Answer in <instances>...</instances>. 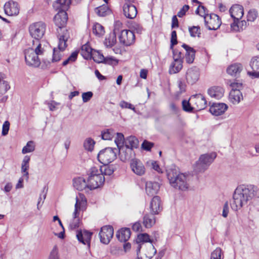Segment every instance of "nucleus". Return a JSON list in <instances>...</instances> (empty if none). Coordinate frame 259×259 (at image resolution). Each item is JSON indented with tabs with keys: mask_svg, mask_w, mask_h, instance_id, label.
<instances>
[{
	"mask_svg": "<svg viewBox=\"0 0 259 259\" xmlns=\"http://www.w3.org/2000/svg\"><path fill=\"white\" fill-rule=\"evenodd\" d=\"M49 259H59L58 250L56 245H55L53 247L52 251L50 252Z\"/></svg>",
	"mask_w": 259,
	"mask_h": 259,
	"instance_id": "60",
	"label": "nucleus"
},
{
	"mask_svg": "<svg viewBox=\"0 0 259 259\" xmlns=\"http://www.w3.org/2000/svg\"><path fill=\"white\" fill-rule=\"evenodd\" d=\"M137 243L141 242H152V240L150 239L149 235L147 233L140 234L138 235L137 238Z\"/></svg>",
	"mask_w": 259,
	"mask_h": 259,
	"instance_id": "47",
	"label": "nucleus"
},
{
	"mask_svg": "<svg viewBox=\"0 0 259 259\" xmlns=\"http://www.w3.org/2000/svg\"><path fill=\"white\" fill-rule=\"evenodd\" d=\"M93 32L98 37L102 36L105 33L104 28L100 24L96 23L93 27Z\"/></svg>",
	"mask_w": 259,
	"mask_h": 259,
	"instance_id": "40",
	"label": "nucleus"
},
{
	"mask_svg": "<svg viewBox=\"0 0 259 259\" xmlns=\"http://www.w3.org/2000/svg\"><path fill=\"white\" fill-rule=\"evenodd\" d=\"M191 100H194L197 110H201L206 107L207 101L204 97L200 94L192 96Z\"/></svg>",
	"mask_w": 259,
	"mask_h": 259,
	"instance_id": "24",
	"label": "nucleus"
},
{
	"mask_svg": "<svg viewBox=\"0 0 259 259\" xmlns=\"http://www.w3.org/2000/svg\"><path fill=\"white\" fill-rule=\"evenodd\" d=\"M117 153V148L107 147L99 152L97 158L100 163L104 165H108L116 158Z\"/></svg>",
	"mask_w": 259,
	"mask_h": 259,
	"instance_id": "5",
	"label": "nucleus"
},
{
	"mask_svg": "<svg viewBox=\"0 0 259 259\" xmlns=\"http://www.w3.org/2000/svg\"><path fill=\"white\" fill-rule=\"evenodd\" d=\"M207 93L211 98L219 100L224 96V90L219 86H214L208 89Z\"/></svg>",
	"mask_w": 259,
	"mask_h": 259,
	"instance_id": "23",
	"label": "nucleus"
},
{
	"mask_svg": "<svg viewBox=\"0 0 259 259\" xmlns=\"http://www.w3.org/2000/svg\"><path fill=\"white\" fill-rule=\"evenodd\" d=\"M222 249L218 247L211 253L210 259H221Z\"/></svg>",
	"mask_w": 259,
	"mask_h": 259,
	"instance_id": "57",
	"label": "nucleus"
},
{
	"mask_svg": "<svg viewBox=\"0 0 259 259\" xmlns=\"http://www.w3.org/2000/svg\"><path fill=\"white\" fill-rule=\"evenodd\" d=\"M100 168H103V176H111L114 171V166L112 165H104Z\"/></svg>",
	"mask_w": 259,
	"mask_h": 259,
	"instance_id": "50",
	"label": "nucleus"
},
{
	"mask_svg": "<svg viewBox=\"0 0 259 259\" xmlns=\"http://www.w3.org/2000/svg\"><path fill=\"white\" fill-rule=\"evenodd\" d=\"M92 235L93 233L88 230H80L77 232L76 237L79 242L90 247Z\"/></svg>",
	"mask_w": 259,
	"mask_h": 259,
	"instance_id": "14",
	"label": "nucleus"
},
{
	"mask_svg": "<svg viewBox=\"0 0 259 259\" xmlns=\"http://www.w3.org/2000/svg\"><path fill=\"white\" fill-rule=\"evenodd\" d=\"M228 109V106L225 103H213L209 108L210 112L213 115L219 116Z\"/></svg>",
	"mask_w": 259,
	"mask_h": 259,
	"instance_id": "18",
	"label": "nucleus"
},
{
	"mask_svg": "<svg viewBox=\"0 0 259 259\" xmlns=\"http://www.w3.org/2000/svg\"><path fill=\"white\" fill-rule=\"evenodd\" d=\"M68 16L66 12H60L55 16L54 21L55 25L61 29L66 24Z\"/></svg>",
	"mask_w": 259,
	"mask_h": 259,
	"instance_id": "19",
	"label": "nucleus"
},
{
	"mask_svg": "<svg viewBox=\"0 0 259 259\" xmlns=\"http://www.w3.org/2000/svg\"><path fill=\"white\" fill-rule=\"evenodd\" d=\"M73 185L76 190L82 191L86 188H88V181L86 182L83 177H78L73 180Z\"/></svg>",
	"mask_w": 259,
	"mask_h": 259,
	"instance_id": "27",
	"label": "nucleus"
},
{
	"mask_svg": "<svg viewBox=\"0 0 259 259\" xmlns=\"http://www.w3.org/2000/svg\"><path fill=\"white\" fill-rule=\"evenodd\" d=\"M242 70L241 64L236 63L230 65L227 69V72L232 76H236L239 74Z\"/></svg>",
	"mask_w": 259,
	"mask_h": 259,
	"instance_id": "34",
	"label": "nucleus"
},
{
	"mask_svg": "<svg viewBox=\"0 0 259 259\" xmlns=\"http://www.w3.org/2000/svg\"><path fill=\"white\" fill-rule=\"evenodd\" d=\"M92 49L88 44H85L81 47V54L86 59L92 57Z\"/></svg>",
	"mask_w": 259,
	"mask_h": 259,
	"instance_id": "39",
	"label": "nucleus"
},
{
	"mask_svg": "<svg viewBox=\"0 0 259 259\" xmlns=\"http://www.w3.org/2000/svg\"><path fill=\"white\" fill-rule=\"evenodd\" d=\"M78 54L77 51H74L72 53L70 56L63 62L62 65L66 66L69 63L74 62L77 59Z\"/></svg>",
	"mask_w": 259,
	"mask_h": 259,
	"instance_id": "45",
	"label": "nucleus"
},
{
	"mask_svg": "<svg viewBox=\"0 0 259 259\" xmlns=\"http://www.w3.org/2000/svg\"><path fill=\"white\" fill-rule=\"evenodd\" d=\"M46 28L45 23L40 21L31 24L29 27V31L32 37L38 41L44 36Z\"/></svg>",
	"mask_w": 259,
	"mask_h": 259,
	"instance_id": "8",
	"label": "nucleus"
},
{
	"mask_svg": "<svg viewBox=\"0 0 259 259\" xmlns=\"http://www.w3.org/2000/svg\"><path fill=\"white\" fill-rule=\"evenodd\" d=\"M155 215L152 213H146L143 217V224L145 228H150L155 224Z\"/></svg>",
	"mask_w": 259,
	"mask_h": 259,
	"instance_id": "31",
	"label": "nucleus"
},
{
	"mask_svg": "<svg viewBox=\"0 0 259 259\" xmlns=\"http://www.w3.org/2000/svg\"><path fill=\"white\" fill-rule=\"evenodd\" d=\"M58 49L54 48L52 61L56 62L60 61L62 57V52L67 47L66 42L69 37L68 32L66 30L65 32L62 35H58Z\"/></svg>",
	"mask_w": 259,
	"mask_h": 259,
	"instance_id": "4",
	"label": "nucleus"
},
{
	"mask_svg": "<svg viewBox=\"0 0 259 259\" xmlns=\"http://www.w3.org/2000/svg\"><path fill=\"white\" fill-rule=\"evenodd\" d=\"M10 128V122L8 121H5L3 125V130L2 134L6 136L8 134Z\"/></svg>",
	"mask_w": 259,
	"mask_h": 259,
	"instance_id": "63",
	"label": "nucleus"
},
{
	"mask_svg": "<svg viewBox=\"0 0 259 259\" xmlns=\"http://www.w3.org/2000/svg\"><path fill=\"white\" fill-rule=\"evenodd\" d=\"M257 191V187L254 185L238 186L235 190L233 195V201L231 204L232 209L237 211L246 205L256 195Z\"/></svg>",
	"mask_w": 259,
	"mask_h": 259,
	"instance_id": "1",
	"label": "nucleus"
},
{
	"mask_svg": "<svg viewBox=\"0 0 259 259\" xmlns=\"http://www.w3.org/2000/svg\"><path fill=\"white\" fill-rule=\"evenodd\" d=\"M120 107L123 108H127L132 110L134 112H136V108L132 104L128 103L125 101H121L119 103Z\"/></svg>",
	"mask_w": 259,
	"mask_h": 259,
	"instance_id": "58",
	"label": "nucleus"
},
{
	"mask_svg": "<svg viewBox=\"0 0 259 259\" xmlns=\"http://www.w3.org/2000/svg\"><path fill=\"white\" fill-rule=\"evenodd\" d=\"M108 7L106 5H103L95 9L96 13L100 17H104L107 15L108 13Z\"/></svg>",
	"mask_w": 259,
	"mask_h": 259,
	"instance_id": "43",
	"label": "nucleus"
},
{
	"mask_svg": "<svg viewBox=\"0 0 259 259\" xmlns=\"http://www.w3.org/2000/svg\"><path fill=\"white\" fill-rule=\"evenodd\" d=\"M30 159V158L29 156H25L23 158L21 165V171L24 173V176L26 177L27 179H28L29 177L28 169L29 167V162Z\"/></svg>",
	"mask_w": 259,
	"mask_h": 259,
	"instance_id": "38",
	"label": "nucleus"
},
{
	"mask_svg": "<svg viewBox=\"0 0 259 259\" xmlns=\"http://www.w3.org/2000/svg\"><path fill=\"white\" fill-rule=\"evenodd\" d=\"M183 67V61L175 59L171 63L169 68V74H175L180 71Z\"/></svg>",
	"mask_w": 259,
	"mask_h": 259,
	"instance_id": "33",
	"label": "nucleus"
},
{
	"mask_svg": "<svg viewBox=\"0 0 259 259\" xmlns=\"http://www.w3.org/2000/svg\"><path fill=\"white\" fill-rule=\"evenodd\" d=\"M4 8L5 14L8 16H16L19 13L18 4L14 1L6 3Z\"/></svg>",
	"mask_w": 259,
	"mask_h": 259,
	"instance_id": "16",
	"label": "nucleus"
},
{
	"mask_svg": "<svg viewBox=\"0 0 259 259\" xmlns=\"http://www.w3.org/2000/svg\"><path fill=\"white\" fill-rule=\"evenodd\" d=\"M166 173L169 183L172 187L182 191L188 189L189 184L186 175L179 173L175 168H168Z\"/></svg>",
	"mask_w": 259,
	"mask_h": 259,
	"instance_id": "2",
	"label": "nucleus"
},
{
	"mask_svg": "<svg viewBox=\"0 0 259 259\" xmlns=\"http://www.w3.org/2000/svg\"><path fill=\"white\" fill-rule=\"evenodd\" d=\"M88 188L90 190L98 188L103 185L105 177L103 174V168L98 169L96 167L91 168L88 178Z\"/></svg>",
	"mask_w": 259,
	"mask_h": 259,
	"instance_id": "3",
	"label": "nucleus"
},
{
	"mask_svg": "<svg viewBox=\"0 0 259 259\" xmlns=\"http://www.w3.org/2000/svg\"><path fill=\"white\" fill-rule=\"evenodd\" d=\"M24 54L25 62L28 66L37 67L40 65V61L38 56L35 54L33 48L26 50Z\"/></svg>",
	"mask_w": 259,
	"mask_h": 259,
	"instance_id": "9",
	"label": "nucleus"
},
{
	"mask_svg": "<svg viewBox=\"0 0 259 259\" xmlns=\"http://www.w3.org/2000/svg\"><path fill=\"white\" fill-rule=\"evenodd\" d=\"M71 4V0H57L53 4V8L58 12H66Z\"/></svg>",
	"mask_w": 259,
	"mask_h": 259,
	"instance_id": "25",
	"label": "nucleus"
},
{
	"mask_svg": "<svg viewBox=\"0 0 259 259\" xmlns=\"http://www.w3.org/2000/svg\"><path fill=\"white\" fill-rule=\"evenodd\" d=\"M114 233L113 228L111 226H105L101 228L99 233L100 241L102 243L107 244L112 238Z\"/></svg>",
	"mask_w": 259,
	"mask_h": 259,
	"instance_id": "12",
	"label": "nucleus"
},
{
	"mask_svg": "<svg viewBox=\"0 0 259 259\" xmlns=\"http://www.w3.org/2000/svg\"><path fill=\"white\" fill-rule=\"evenodd\" d=\"M250 66L252 71L249 72L250 75L255 77H259V56L253 57L250 62Z\"/></svg>",
	"mask_w": 259,
	"mask_h": 259,
	"instance_id": "28",
	"label": "nucleus"
},
{
	"mask_svg": "<svg viewBox=\"0 0 259 259\" xmlns=\"http://www.w3.org/2000/svg\"><path fill=\"white\" fill-rule=\"evenodd\" d=\"M183 109L188 112H192L193 111L194 108L192 107L189 101L184 100L182 101Z\"/></svg>",
	"mask_w": 259,
	"mask_h": 259,
	"instance_id": "53",
	"label": "nucleus"
},
{
	"mask_svg": "<svg viewBox=\"0 0 259 259\" xmlns=\"http://www.w3.org/2000/svg\"><path fill=\"white\" fill-rule=\"evenodd\" d=\"M124 144V147L132 148L133 150L134 148L138 147L139 141L136 137L130 136L125 139Z\"/></svg>",
	"mask_w": 259,
	"mask_h": 259,
	"instance_id": "35",
	"label": "nucleus"
},
{
	"mask_svg": "<svg viewBox=\"0 0 259 259\" xmlns=\"http://www.w3.org/2000/svg\"><path fill=\"white\" fill-rule=\"evenodd\" d=\"M199 72L196 68L189 69L186 73V78L188 83L194 84L199 79Z\"/></svg>",
	"mask_w": 259,
	"mask_h": 259,
	"instance_id": "22",
	"label": "nucleus"
},
{
	"mask_svg": "<svg viewBox=\"0 0 259 259\" xmlns=\"http://www.w3.org/2000/svg\"><path fill=\"white\" fill-rule=\"evenodd\" d=\"M115 134H116V137L114 142L118 148L123 146L125 139L124 138V136L122 133H117Z\"/></svg>",
	"mask_w": 259,
	"mask_h": 259,
	"instance_id": "49",
	"label": "nucleus"
},
{
	"mask_svg": "<svg viewBox=\"0 0 259 259\" xmlns=\"http://www.w3.org/2000/svg\"><path fill=\"white\" fill-rule=\"evenodd\" d=\"M229 13L233 20L241 19L244 14L243 8L239 5H234L229 10Z\"/></svg>",
	"mask_w": 259,
	"mask_h": 259,
	"instance_id": "20",
	"label": "nucleus"
},
{
	"mask_svg": "<svg viewBox=\"0 0 259 259\" xmlns=\"http://www.w3.org/2000/svg\"><path fill=\"white\" fill-rule=\"evenodd\" d=\"M93 93L92 92H87L82 94V101L84 103L88 102L92 98Z\"/></svg>",
	"mask_w": 259,
	"mask_h": 259,
	"instance_id": "62",
	"label": "nucleus"
},
{
	"mask_svg": "<svg viewBox=\"0 0 259 259\" xmlns=\"http://www.w3.org/2000/svg\"><path fill=\"white\" fill-rule=\"evenodd\" d=\"M247 26V22L245 20L239 21V19L234 20L231 24L232 30L235 31L243 30Z\"/></svg>",
	"mask_w": 259,
	"mask_h": 259,
	"instance_id": "36",
	"label": "nucleus"
},
{
	"mask_svg": "<svg viewBox=\"0 0 259 259\" xmlns=\"http://www.w3.org/2000/svg\"><path fill=\"white\" fill-rule=\"evenodd\" d=\"M189 31L191 37H200L201 34V30L199 26H192L189 27Z\"/></svg>",
	"mask_w": 259,
	"mask_h": 259,
	"instance_id": "44",
	"label": "nucleus"
},
{
	"mask_svg": "<svg viewBox=\"0 0 259 259\" xmlns=\"http://www.w3.org/2000/svg\"><path fill=\"white\" fill-rule=\"evenodd\" d=\"M87 201L85 200H80L77 197L76 198L75 209L73 213V218L71 221L69 227L71 229H75L79 226L80 220L79 218V211L84 210L86 208Z\"/></svg>",
	"mask_w": 259,
	"mask_h": 259,
	"instance_id": "6",
	"label": "nucleus"
},
{
	"mask_svg": "<svg viewBox=\"0 0 259 259\" xmlns=\"http://www.w3.org/2000/svg\"><path fill=\"white\" fill-rule=\"evenodd\" d=\"M126 3L123 6V14L125 17L128 19H134L137 15L136 7L131 4V2Z\"/></svg>",
	"mask_w": 259,
	"mask_h": 259,
	"instance_id": "17",
	"label": "nucleus"
},
{
	"mask_svg": "<svg viewBox=\"0 0 259 259\" xmlns=\"http://www.w3.org/2000/svg\"><path fill=\"white\" fill-rule=\"evenodd\" d=\"M182 47L186 50L185 60L188 64H191L194 62L195 57V50L188 45L184 44Z\"/></svg>",
	"mask_w": 259,
	"mask_h": 259,
	"instance_id": "26",
	"label": "nucleus"
},
{
	"mask_svg": "<svg viewBox=\"0 0 259 259\" xmlns=\"http://www.w3.org/2000/svg\"><path fill=\"white\" fill-rule=\"evenodd\" d=\"M115 133L113 130L106 129L103 131L101 133V137L104 140H110L115 135Z\"/></svg>",
	"mask_w": 259,
	"mask_h": 259,
	"instance_id": "41",
	"label": "nucleus"
},
{
	"mask_svg": "<svg viewBox=\"0 0 259 259\" xmlns=\"http://www.w3.org/2000/svg\"><path fill=\"white\" fill-rule=\"evenodd\" d=\"M92 57L94 61L98 63H103L104 61H105V57L99 52H97L93 55H92Z\"/></svg>",
	"mask_w": 259,
	"mask_h": 259,
	"instance_id": "52",
	"label": "nucleus"
},
{
	"mask_svg": "<svg viewBox=\"0 0 259 259\" xmlns=\"http://www.w3.org/2000/svg\"><path fill=\"white\" fill-rule=\"evenodd\" d=\"M229 99L233 104H238L243 99L242 93L239 90H231L229 94Z\"/></svg>",
	"mask_w": 259,
	"mask_h": 259,
	"instance_id": "32",
	"label": "nucleus"
},
{
	"mask_svg": "<svg viewBox=\"0 0 259 259\" xmlns=\"http://www.w3.org/2000/svg\"><path fill=\"white\" fill-rule=\"evenodd\" d=\"M130 166L133 172L138 176H142L145 172V167L144 164L138 159H132L131 160Z\"/></svg>",
	"mask_w": 259,
	"mask_h": 259,
	"instance_id": "15",
	"label": "nucleus"
},
{
	"mask_svg": "<svg viewBox=\"0 0 259 259\" xmlns=\"http://www.w3.org/2000/svg\"><path fill=\"white\" fill-rule=\"evenodd\" d=\"M172 51L173 54V59L174 60L175 59H177L178 60H180L183 61V56L181 52L179 51L178 49H171Z\"/></svg>",
	"mask_w": 259,
	"mask_h": 259,
	"instance_id": "61",
	"label": "nucleus"
},
{
	"mask_svg": "<svg viewBox=\"0 0 259 259\" xmlns=\"http://www.w3.org/2000/svg\"><path fill=\"white\" fill-rule=\"evenodd\" d=\"M257 13L255 10H251L248 11L247 15V20L248 22H253L256 18Z\"/></svg>",
	"mask_w": 259,
	"mask_h": 259,
	"instance_id": "55",
	"label": "nucleus"
},
{
	"mask_svg": "<svg viewBox=\"0 0 259 259\" xmlns=\"http://www.w3.org/2000/svg\"><path fill=\"white\" fill-rule=\"evenodd\" d=\"M145 187L146 192L150 197L156 195L160 188V185L158 183L152 181L147 182Z\"/></svg>",
	"mask_w": 259,
	"mask_h": 259,
	"instance_id": "21",
	"label": "nucleus"
},
{
	"mask_svg": "<svg viewBox=\"0 0 259 259\" xmlns=\"http://www.w3.org/2000/svg\"><path fill=\"white\" fill-rule=\"evenodd\" d=\"M153 146V143L146 140H145L142 144V148L146 151H150Z\"/></svg>",
	"mask_w": 259,
	"mask_h": 259,
	"instance_id": "64",
	"label": "nucleus"
},
{
	"mask_svg": "<svg viewBox=\"0 0 259 259\" xmlns=\"http://www.w3.org/2000/svg\"><path fill=\"white\" fill-rule=\"evenodd\" d=\"M150 208L151 213L154 214H158L161 210L160 205V199L158 196H154L151 200L150 203Z\"/></svg>",
	"mask_w": 259,
	"mask_h": 259,
	"instance_id": "29",
	"label": "nucleus"
},
{
	"mask_svg": "<svg viewBox=\"0 0 259 259\" xmlns=\"http://www.w3.org/2000/svg\"><path fill=\"white\" fill-rule=\"evenodd\" d=\"M95 144L94 140L91 138H89L84 141L83 146L86 150L92 151L93 150Z\"/></svg>",
	"mask_w": 259,
	"mask_h": 259,
	"instance_id": "46",
	"label": "nucleus"
},
{
	"mask_svg": "<svg viewBox=\"0 0 259 259\" xmlns=\"http://www.w3.org/2000/svg\"><path fill=\"white\" fill-rule=\"evenodd\" d=\"M10 88L8 82L4 79L0 80V96L5 94Z\"/></svg>",
	"mask_w": 259,
	"mask_h": 259,
	"instance_id": "42",
	"label": "nucleus"
},
{
	"mask_svg": "<svg viewBox=\"0 0 259 259\" xmlns=\"http://www.w3.org/2000/svg\"><path fill=\"white\" fill-rule=\"evenodd\" d=\"M116 236L119 241L125 242L130 238L131 230L127 228L121 229L117 232Z\"/></svg>",
	"mask_w": 259,
	"mask_h": 259,
	"instance_id": "30",
	"label": "nucleus"
},
{
	"mask_svg": "<svg viewBox=\"0 0 259 259\" xmlns=\"http://www.w3.org/2000/svg\"><path fill=\"white\" fill-rule=\"evenodd\" d=\"M118 38L121 44L128 46L134 42L135 36L132 31L124 29L121 31Z\"/></svg>",
	"mask_w": 259,
	"mask_h": 259,
	"instance_id": "11",
	"label": "nucleus"
},
{
	"mask_svg": "<svg viewBox=\"0 0 259 259\" xmlns=\"http://www.w3.org/2000/svg\"><path fill=\"white\" fill-rule=\"evenodd\" d=\"M216 156L217 154L214 152L202 155L195 166L194 169L195 171L197 172L204 171L212 162Z\"/></svg>",
	"mask_w": 259,
	"mask_h": 259,
	"instance_id": "7",
	"label": "nucleus"
},
{
	"mask_svg": "<svg viewBox=\"0 0 259 259\" xmlns=\"http://www.w3.org/2000/svg\"><path fill=\"white\" fill-rule=\"evenodd\" d=\"M37 42H38V44H36V48L33 49L36 55H37L38 56L41 55L45 52L44 48L42 47V42H43V41L40 42L39 40H37Z\"/></svg>",
	"mask_w": 259,
	"mask_h": 259,
	"instance_id": "56",
	"label": "nucleus"
},
{
	"mask_svg": "<svg viewBox=\"0 0 259 259\" xmlns=\"http://www.w3.org/2000/svg\"><path fill=\"white\" fill-rule=\"evenodd\" d=\"M205 25L209 30H217L221 25V20L218 15L210 14L209 16L205 17Z\"/></svg>",
	"mask_w": 259,
	"mask_h": 259,
	"instance_id": "10",
	"label": "nucleus"
},
{
	"mask_svg": "<svg viewBox=\"0 0 259 259\" xmlns=\"http://www.w3.org/2000/svg\"><path fill=\"white\" fill-rule=\"evenodd\" d=\"M178 43L177 32L175 30H173L171 33L170 38V49H173V47L175 45Z\"/></svg>",
	"mask_w": 259,
	"mask_h": 259,
	"instance_id": "59",
	"label": "nucleus"
},
{
	"mask_svg": "<svg viewBox=\"0 0 259 259\" xmlns=\"http://www.w3.org/2000/svg\"><path fill=\"white\" fill-rule=\"evenodd\" d=\"M116 42V30H114L113 33H111L106 37L104 44L107 47L111 48Z\"/></svg>",
	"mask_w": 259,
	"mask_h": 259,
	"instance_id": "37",
	"label": "nucleus"
},
{
	"mask_svg": "<svg viewBox=\"0 0 259 259\" xmlns=\"http://www.w3.org/2000/svg\"><path fill=\"white\" fill-rule=\"evenodd\" d=\"M35 147L33 142L30 141L28 142L26 145L23 148L22 152L23 154H26L33 151Z\"/></svg>",
	"mask_w": 259,
	"mask_h": 259,
	"instance_id": "48",
	"label": "nucleus"
},
{
	"mask_svg": "<svg viewBox=\"0 0 259 259\" xmlns=\"http://www.w3.org/2000/svg\"><path fill=\"white\" fill-rule=\"evenodd\" d=\"M120 160L123 162L134 159L135 153L132 148L125 147L124 146L117 149Z\"/></svg>",
	"mask_w": 259,
	"mask_h": 259,
	"instance_id": "13",
	"label": "nucleus"
},
{
	"mask_svg": "<svg viewBox=\"0 0 259 259\" xmlns=\"http://www.w3.org/2000/svg\"><path fill=\"white\" fill-rule=\"evenodd\" d=\"M103 63L115 66L118 64V60L113 57H105V61H104Z\"/></svg>",
	"mask_w": 259,
	"mask_h": 259,
	"instance_id": "54",
	"label": "nucleus"
},
{
	"mask_svg": "<svg viewBox=\"0 0 259 259\" xmlns=\"http://www.w3.org/2000/svg\"><path fill=\"white\" fill-rule=\"evenodd\" d=\"M208 11L207 9L203 6H199L196 10V13L203 17L205 19V17L209 16L210 14H207Z\"/></svg>",
	"mask_w": 259,
	"mask_h": 259,
	"instance_id": "51",
	"label": "nucleus"
}]
</instances>
